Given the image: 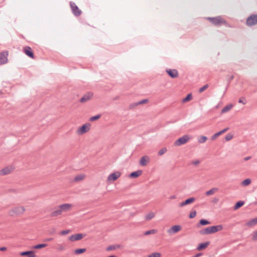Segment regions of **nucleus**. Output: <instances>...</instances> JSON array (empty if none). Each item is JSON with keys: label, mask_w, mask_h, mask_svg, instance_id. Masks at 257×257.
<instances>
[{"label": "nucleus", "mask_w": 257, "mask_h": 257, "mask_svg": "<svg viewBox=\"0 0 257 257\" xmlns=\"http://www.w3.org/2000/svg\"><path fill=\"white\" fill-rule=\"evenodd\" d=\"M223 229L221 225H214L207 227L204 229L200 230L199 232L201 234H208L214 233L217 231H220Z\"/></svg>", "instance_id": "f257e3e1"}, {"label": "nucleus", "mask_w": 257, "mask_h": 257, "mask_svg": "<svg viewBox=\"0 0 257 257\" xmlns=\"http://www.w3.org/2000/svg\"><path fill=\"white\" fill-rule=\"evenodd\" d=\"M207 19L208 20L211 24L216 26H221L222 24L226 25L227 24L226 21L223 20L221 16L208 17Z\"/></svg>", "instance_id": "f03ea898"}, {"label": "nucleus", "mask_w": 257, "mask_h": 257, "mask_svg": "<svg viewBox=\"0 0 257 257\" xmlns=\"http://www.w3.org/2000/svg\"><path fill=\"white\" fill-rule=\"evenodd\" d=\"M25 209L23 206L16 207L11 209L9 211V215L12 216L19 215L22 214L25 211Z\"/></svg>", "instance_id": "7ed1b4c3"}, {"label": "nucleus", "mask_w": 257, "mask_h": 257, "mask_svg": "<svg viewBox=\"0 0 257 257\" xmlns=\"http://www.w3.org/2000/svg\"><path fill=\"white\" fill-rule=\"evenodd\" d=\"M189 140L190 137L188 135H184L176 140L174 144L176 146H180L186 144Z\"/></svg>", "instance_id": "20e7f679"}, {"label": "nucleus", "mask_w": 257, "mask_h": 257, "mask_svg": "<svg viewBox=\"0 0 257 257\" xmlns=\"http://www.w3.org/2000/svg\"><path fill=\"white\" fill-rule=\"evenodd\" d=\"M70 6L73 15L76 17H78L81 14V11L78 8L76 4L73 2H70Z\"/></svg>", "instance_id": "39448f33"}, {"label": "nucleus", "mask_w": 257, "mask_h": 257, "mask_svg": "<svg viewBox=\"0 0 257 257\" xmlns=\"http://www.w3.org/2000/svg\"><path fill=\"white\" fill-rule=\"evenodd\" d=\"M248 26H254L257 24V15L253 14L247 18L246 22Z\"/></svg>", "instance_id": "423d86ee"}, {"label": "nucleus", "mask_w": 257, "mask_h": 257, "mask_svg": "<svg viewBox=\"0 0 257 257\" xmlns=\"http://www.w3.org/2000/svg\"><path fill=\"white\" fill-rule=\"evenodd\" d=\"M8 52H0V65H3L8 62Z\"/></svg>", "instance_id": "0eeeda50"}, {"label": "nucleus", "mask_w": 257, "mask_h": 257, "mask_svg": "<svg viewBox=\"0 0 257 257\" xmlns=\"http://www.w3.org/2000/svg\"><path fill=\"white\" fill-rule=\"evenodd\" d=\"M90 124L88 123L82 125L78 130V134L82 135L89 131Z\"/></svg>", "instance_id": "6e6552de"}, {"label": "nucleus", "mask_w": 257, "mask_h": 257, "mask_svg": "<svg viewBox=\"0 0 257 257\" xmlns=\"http://www.w3.org/2000/svg\"><path fill=\"white\" fill-rule=\"evenodd\" d=\"M84 235L82 233H77L71 235L69 237V240L71 241H75L82 239Z\"/></svg>", "instance_id": "1a4fd4ad"}, {"label": "nucleus", "mask_w": 257, "mask_h": 257, "mask_svg": "<svg viewBox=\"0 0 257 257\" xmlns=\"http://www.w3.org/2000/svg\"><path fill=\"white\" fill-rule=\"evenodd\" d=\"M121 173L119 172H115L110 174L107 177L108 181H114L120 176Z\"/></svg>", "instance_id": "9d476101"}, {"label": "nucleus", "mask_w": 257, "mask_h": 257, "mask_svg": "<svg viewBox=\"0 0 257 257\" xmlns=\"http://www.w3.org/2000/svg\"><path fill=\"white\" fill-rule=\"evenodd\" d=\"M24 51L25 53L28 57H29L31 58H34V55L33 52L31 47H30L29 46H27L24 48Z\"/></svg>", "instance_id": "9b49d317"}, {"label": "nucleus", "mask_w": 257, "mask_h": 257, "mask_svg": "<svg viewBox=\"0 0 257 257\" xmlns=\"http://www.w3.org/2000/svg\"><path fill=\"white\" fill-rule=\"evenodd\" d=\"M166 72L171 78H176L178 76V72L176 69H167Z\"/></svg>", "instance_id": "f8f14e48"}, {"label": "nucleus", "mask_w": 257, "mask_h": 257, "mask_svg": "<svg viewBox=\"0 0 257 257\" xmlns=\"http://www.w3.org/2000/svg\"><path fill=\"white\" fill-rule=\"evenodd\" d=\"M195 200V198L194 197H190L187 199H186L184 201L182 202L179 206L180 207H183L185 205L191 204L193 203Z\"/></svg>", "instance_id": "ddd939ff"}, {"label": "nucleus", "mask_w": 257, "mask_h": 257, "mask_svg": "<svg viewBox=\"0 0 257 257\" xmlns=\"http://www.w3.org/2000/svg\"><path fill=\"white\" fill-rule=\"evenodd\" d=\"M229 129L228 127H226L225 128H224L223 130L215 133V134H214L212 137H211V139L212 140H215L217 137H218V136H219L220 135H221V134H222L223 133H225L227 131H228Z\"/></svg>", "instance_id": "4468645a"}, {"label": "nucleus", "mask_w": 257, "mask_h": 257, "mask_svg": "<svg viewBox=\"0 0 257 257\" xmlns=\"http://www.w3.org/2000/svg\"><path fill=\"white\" fill-rule=\"evenodd\" d=\"M20 254L22 256L27 255L28 257H35V252L33 250H28L21 252Z\"/></svg>", "instance_id": "2eb2a0df"}, {"label": "nucleus", "mask_w": 257, "mask_h": 257, "mask_svg": "<svg viewBox=\"0 0 257 257\" xmlns=\"http://www.w3.org/2000/svg\"><path fill=\"white\" fill-rule=\"evenodd\" d=\"M72 206V205L71 204H63L59 206V208H60L62 212L63 211H67Z\"/></svg>", "instance_id": "dca6fc26"}, {"label": "nucleus", "mask_w": 257, "mask_h": 257, "mask_svg": "<svg viewBox=\"0 0 257 257\" xmlns=\"http://www.w3.org/2000/svg\"><path fill=\"white\" fill-rule=\"evenodd\" d=\"M13 169L8 167H5L0 171L1 175H6L10 174L12 171Z\"/></svg>", "instance_id": "f3484780"}, {"label": "nucleus", "mask_w": 257, "mask_h": 257, "mask_svg": "<svg viewBox=\"0 0 257 257\" xmlns=\"http://www.w3.org/2000/svg\"><path fill=\"white\" fill-rule=\"evenodd\" d=\"M142 174V171L139 170L137 171L132 172L129 175V177L132 178H137L139 176H140V175H141Z\"/></svg>", "instance_id": "a211bd4d"}, {"label": "nucleus", "mask_w": 257, "mask_h": 257, "mask_svg": "<svg viewBox=\"0 0 257 257\" xmlns=\"http://www.w3.org/2000/svg\"><path fill=\"white\" fill-rule=\"evenodd\" d=\"M209 243H210L209 241H206V242L201 243L197 247V249L198 250H203V249H205V248H206L208 246V245L209 244Z\"/></svg>", "instance_id": "6ab92c4d"}, {"label": "nucleus", "mask_w": 257, "mask_h": 257, "mask_svg": "<svg viewBox=\"0 0 257 257\" xmlns=\"http://www.w3.org/2000/svg\"><path fill=\"white\" fill-rule=\"evenodd\" d=\"M149 161V158L147 156H144L141 158L140 161V164L143 166H146L147 165V162Z\"/></svg>", "instance_id": "aec40b11"}, {"label": "nucleus", "mask_w": 257, "mask_h": 257, "mask_svg": "<svg viewBox=\"0 0 257 257\" xmlns=\"http://www.w3.org/2000/svg\"><path fill=\"white\" fill-rule=\"evenodd\" d=\"M62 211L61 210L60 208H59V207L58 206V208L53 211L51 214H50V216L51 217H56L59 215H61L62 214Z\"/></svg>", "instance_id": "412c9836"}, {"label": "nucleus", "mask_w": 257, "mask_h": 257, "mask_svg": "<svg viewBox=\"0 0 257 257\" xmlns=\"http://www.w3.org/2000/svg\"><path fill=\"white\" fill-rule=\"evenodd\" d=\"M181 229V226L179 225H174L171 227L170 230H168V232H170L171 230L173 232V233H176L180 231Z\"/></svg>", "instance_id": "4be33fe9"}, {"label": "nucleus", "mask_w": 257, "mask_h": 257, "mask_svg": "<svg viewBox=\"0 0 257 257\" xmlns=\"http://www.w3.org/2000/svg\"><path fill=\"white\" fill-rule=\"evenodd\" d=\"M244 204V202L243 201H237L234 206V209L237 210L241 206H242Z\"/></svg>", "instance_id": "5701e85b"}, {"label": "nucleus", "mask_w": 257, "mask_h": 257, "mask_svg": "<svg viewBox=\"0 0 257 257\" xmlns=\"http://www.w3.org/2000/svg\"><path fill=\"white\" fill-rule=\"evenodd\" d=\"M232 107V105L230 104L226 105L221 110V113H224L229 111Z\"/></svg>", "instance_id": "b1692460"}, {"label": "nucleus", "mask_w": 257, "mask_h": 257, "mask_svg": "<svg viewBox=\"0 0 257 257\" xmlns=\"http://www.w3.org/2000/svg\"><path fill=\"white\" fill-rule=\"evenodd\" d=\"M209 224H210V222L208 220L205 219H201L199 221L198 226H199L200 225H206Z\"/></svg>", "instance_id": "393cba45"}, {"label": "nucleus", "mask_w": 257, "mask_h": 257, "mask_svg": "<svg viewBox=\"0 0 257 257\" xmlns=\"http://www.w3.org/2000/svg\"><path fill=\"white\" fill-rule=\"evenodd\" d=\"M148 101V100L147 99H143L135 104H131L130 105V107L131 108H133L134 106H136V105H138L139 104H144L147 102Z\"/></svg>", "instance_id": "a878e982"}, {"label": "nucleus", "mask_w": 257, "mask_h": 257, "mask_svg": "<svg viewBox=\"0 0 257 257\" xmlns=\"http://www.w3.org/2000/svg\"><path fill=\"white\" fill-rule=\"evenodd\" d=\"M218 189L217 188H213L210 190L206 192L205 194L206 195H210L213 194L215 192L218 191Z\"/></svg>", "instance_id": "bb28decb"}, {"label": "nucleus", "mask_w": 257, "mask_h": 257, "mask_svg": "<svg viewBox=\"0 0 257 257\" xmlns=\"http://www.w3.org/2000/svg\"><path fill=\"white\" fill-rule=\"evenodd\" d=\"M90 98V95L88 94L84 95L80 99L81 102H84Z\"/></svg>", "instance_id": "cd10ccee"}, {"label": "nucleus", "mask_w": 257, "mask_h": 257, "mask_svg": "<svg viewBox=\"0 0 257 257\" xmlns=\"http://www.w3.org/2000/svg\"><path fill=\"white\" fill-rule=\"evenodd\" d=\"M192 98V95L191 94V93H189L187 95V96L184 98L182 100V101L183 102H186L187 101H188L189 100H190Z\"/></svg>", "instance_id": "c85d7f7f"}, {"label": "nucleus", "mask_w": 257, "mask_h": 257, "mask_svg": "<svg viewBox=\"0 0 257 257\" xmlns=\"http://www.w3.org/2000/svg\"><path fill=\"white\" fill-rule=\"evenodd\" d=\"M47 244L45 243L38 244L33 246L35 249H40L47 246Z\"/></svg>", "instance_id": "c756f323"}, {"label": "nucleus", "mask_w": 257, "mask_h": 257, "mask_svg": "<svg viewBox=\"0 0 257 257\" xmlns=\"http://www.w3.org/2000/svg\"><path fill=\"white\" fill-rule=\"evenodd\" d=\"M251 180L249 178H247V179L244 180L242 182L241 184L243 186H247L251 183Z\"/></svg>", "instance_id": "7c9ffc66"}, {"label": "nucleus", "mask_w": 257, "mask_h": 257, "mask_svg": "<svg viewBox=\"0 0 257 257\" xmlns=\"http://www.w3.org/2000/svg\"><path fill=\"white\" fill-rule=\"evenodd\" d=\"M86 251V248H78L75 250V254H79L83 253Z\"/></svg>", "instance_id": "2f4dec72"}, {"label": "nucleus", "mask_w": 257, "mask_h": 257, "mask_svg": "<svg viewBox=\"0 0 257 257\" xmlns=\"http://www.w3.org/2000/svg\"><path fill=\"white\" fill-rule=\"evenodd\" d=\"M100 117H101V114H97L96 115H94V116H93L90 117L89 120L91 121H95V120L99 119V118H100Z\"/></svg>", "instance_id": "473e14b6"}, {"label": "nucleus", "mask_w": 257, "mask_h": 257, "mask_svg": "<svg viewBox=\"0 0 257 257\" xmlns=\"http://www.w3.org/2000/svg\"><path fill=\"white\" fill-rule=\"evenodd\" d=\"M156 232H157V230L153 229H151V230H148V231L145 232L144 234L145 235H149L151 234H154Z\"/></svg>", "instance_id": "72a5a7b5"}, {"label": "nucleus", "mask_w": 257, "mask_h": 257, "mask_svg": "<svg viewBox=\"0 0 257 257\" xmlns=\"http://www.w3.org/2000/svg\"><path fill=\"white\" fill-rule=\"evenodd\" d=\"M154 217V214L153 212H151V213L148 214L146 216V220H150L152 218H153Z\"/></svg>", "instance_id": "f704fd0d"}, {"label": "nucleus", "mask_w": 257, "mask_h": 257, "mask_svg": "<svg viewBox=\"0 0 257 257\" xmlns=\"http://www.w3.org/2000/svg\"><path fill=\"white\" fill-rule=\"evenodd\" d=\"M207 138L206 137L202 136L200 139H198V142L199 143H203L207 140Z\"/></svg>", "instance_id": "c9c22d12"}, {"label": "nucleus", "mask_w": 257, "mask_h": 257, "mask_svg": "<svg viewBox=\"0 0 257 257\" xmlns=\"http://www.w3.org/2000/svg\"><path fill=\"white\" fill-rule=\"evenodd\" d=\"M148 257H161V253L159 252H154L150 254Z\"/></svg>", "instance_id": "e433bc0d"}, {"label": "nucleus", "mask_w": 257, "mask_h": 257, "mask_svg": "<svg viewBox=\"0 0 257 257\" xmlns=\"http://www.w3.org/2000/svg\"><path fill=\"white\" fill-rule=\"evenodd\" d=\"M196 215V211L195 210H194L190 212V213L189 215V217L190 218H193L195 217Z\"/></svg>", "instance_id": "4c0bfd02"}, {"label": "nucleus", "mask_w": 257, "mask_h": 257, "mask_svg": "<svg viewBox=\"0 0 257 257\" xmlns=\"http://www.w3.org/2000/svg\"><path fill=\"white\" fill-rule=\"evenodd\" d=\"M208 87V84H205L203 87H201L199 89V92L200 93H201L203 91H204L206 89H207Z\"/></svg>", "instance_id": "58836bf2"}, {"label": "nucleus", "mask_w": 257, "mask_h": 257, "mask_svg": "<svg viewBox=\"0 0 257 257\" xmlns=\"http://www.w3.org/2000/svg\"><path fill=\"white\" fill-rule=\"evenodd\" d=\"M233 138V136L232 135H231V134H227L225 137V139L226 141H230L231 139H232Z\"/></svg>", "instance_id": "ea45409f"}, {"label": "nucleus", "mask_w": 257, "mask_h": 257, "mask_svg": "<svg viewBox=\"0 0 257 257\" xmlns=\"http://www.w3.org/2000/svg\"><path fill=\"white\" fill-rule=\"evenodd\" d=\"M166 151H167L166 148H164L161 149L159 151L158 155H160V156H161V155H163Z\"/></svg>", "instance_id": "a19ab883"}, {"label": "nucleus", "mask_w": 257, "mask_h": 257, "mask_svg": "<svg viewBox=\"0 0 257 257\" xmlns=\"http://www.w3.org/2000/svg\"><path fill=\"white\" fill-rule=\"evenodd\" d=\"M84 178V176L83 175H78V176H76L75 177V180L76 181H80L81 180H82Z\"/></svg>", "instance_id": "79ce46f5"}, {"label": "nucleus", "mask_w": 257, "mask_h": 257, "mask_svg": "<svg viewBox=\"0 0 257 257\" xmlns=\"http://www.w3.org/2000/svg\"><path fill=\"white\" fill-rule=\"evenodd\" d=\"M115 248H116V247L115 245H111L108 246L107 247L106 249H107V250L109 251V250L115 249Z\"/></svg>", "instance_id": "37998d69"}, {"label": "nucleus", "mask_w": 257, "mask_h": 257, "mask_svg": "<svg viewBox=\"0 0 257 257\" xmlns=\"http://www.w3.org/2000/svg\"><path fill=\"white\" fill-rule=\"evenodd\" d=\"M252 237L253 240H257V231L252 233Z\"/></svg>", "instance_id": "c03bdc74"}, {"label": "nucleus", "mask_w": 257, "mask_h": 257, "mask_svg": "<svg viewBox=\"0 0 257 257\" xmlns=\"http://www.w3.org/2000/svg\"><path fill=\"white\" fill-rule=\"evenodd\" d=\"M69 231H70V230H68V229L62 230L61 231V234L66 235V234H68L69 232Z\"/></svg>", "instance_id": "a18cd8bd"}, {"label": "nucleus", "mask_w": 257, "mask_h": 257, "mask_svg": "<svg viewBox=\"0 0 257 257\" xmlns=\"http://www.w3.org/2000/svg\"><path fill=\"white\" fill-rule=\"evenodd\" d=\"M191 163H192V164L196 166L200 163V161L199 160H197L192 161Z\"/></svg>", "instance_id": "49530a36"}, {"label": "nucleus", "mask_w": 257, "mask_h": 257, "mask_svg": "<svg viewBox=\"0 0 257 257\" xmlns=\"http://www.w3.org/2000/svg\"><path fill=\"white\" fill-rule=\"evenodd\" d=\"M253 224H254V221H252V219L250 221H249V222H247V225L249 226H251Z\"/></svg>", "instance_id": "de8ad7c7"}, {"label": "nucleus", "mask_w": 257, "mask_h": 257, "mask_svg": "<svg viewBox=\"0 0 257 257\" xmlns=\"http://www.w3.org/2000/svg\"><path fill=\"white\" fill-rule=\"evenodd\" d=\"M238 102L239 103H242L243 104H245L246 103V101H243L242 99H240L239 100H238Z\"/></svg>", "instance_id": "09e8293b"}, {"label": "nucleus", "mask_w": 257, "mask_h": 257, "mask_svg": "<svg viewBox=\"0 0 257 257\" xmlns=\"http://www.w3.org/2000/svg\"><path fill=\"white\" fill-rule=\"evenodd\" d=\"M250 158H251V157H250V156H247V157H245V158L243 159V160H244V161H246L249 160Z\"/></svg>", "instance_id": "8fccbe9b"}, {"label": "nucleus", "mask_w": 257, "mask_h": 257, "mask_svg": "<svg viewBox=\"0 0 257 257\" xmlns=\"http://www.w3.org/2000/svg\"><path fill=\"white\" fill-rule=\"evenodd\" d=\"M176 198V195H172V196H171L169 197V198H170V199H175Z\"/></svg>", "instance_id": "3c124183"}, {"label": "nucleus", "mask_w": 257, "mask_h": 257, "mask_svg": "<svg viewBox=\"0 0 257 257\" xmlns=\"http://www.w3.org/2000/svg\"><path fill=\"white\" fill-rule=\"evenodd\" d=\"M6 249H7V248L6 247L3 246V247H0V250L1 251H5Z\"/></svg>", "instance_id": "603ef678"}, {"label": "nucleus", "mask_w": 257, "mask_h": 257, "mask_svg": "<svg viewBox=\"0 0 257 257\" xmlns=\"http://www.w3.org/2000/svg\"><path fill=\"white\" fill-rule=\"evenodd\" d=\"M53 239V238H46L45 239V241H51Z\"/></svg>", "instance_id": "864d4df0"}, {"label": "nucleus", "mask_w": 257, "mask_h": 257, "mask_svg": "<svg viewBox=\"0 0 257 257\" xmlns=\"http://www.w3.org/2000/svg\"><path fill=\"white\" fill-rule=\"evenodd\" d=\"M202 255V253H197V254H195V255L194 256V257H199V256H200V255Z\"/></svg>", "instance_id": "5fc2aeb1"}, {"label": "nucleus", "mask_w": 257, "mask_h": 257, "mask_svg": "<svg viewBox=\"0 0 257 257\" xmlns=\"http://www.w3.org/2000/svg\"><path fill=\"white\" fill-rule=\"evenodd\" d=\"M252 221H254V224L257 223V217L252 219Z\"/></svg>", "instance_id": "6e6d98bb"}, {"label": "nucleus", "mask_w": 257, "mask_h": 257, "mask_svg": "<svg viewBox=\"0 0 257 257\" xmlns=\"http://www.w3.org/2000/svg\"><path fill=\"white\" fill-rule=\"evenodd\" d=\"M234 78L233 75H231L229 77V82H230L231 80H232Z\"/></svg>", "instance_id": "4d7b16f0"}]
</instances>
